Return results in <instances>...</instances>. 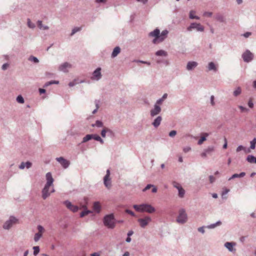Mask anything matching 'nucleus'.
Listing matches in <instances>:
<instances>
[{"instance_id": "nucleus-39", "label": "nucleus", "mask_w": 256, "mask_h": 256, "mask_svg": "<svg viewBox=\"0 0 256 256\" xmlns=\"http://www.w3.org/2000/svg\"><path fill=\"white\" fill-rule=\"evenodd\" d=\"M16 100L20 104L24 103V99L22 96L20 95L18 96L16 98Z\"/></svg>"}, {"instance_id": "nucleus-27", "label": "nucleus", "mask_w": 256, "mask_h": 256, "mask_svg": "<svg viewBox=\"0 0 256 256\" xmlns=\"http://www.w3.org/2000/svg\"><path fill=\"white\" fill-rule=\"evenodd\" d=\"M92 212V210H88V209H84V210L80 213V216L82 218Z\"/></svg>"}, {"instance_id": "nucleus-48", "label": "nucleus", "mask_w": 256, "mask_h": 256, "mask_svg": "<svg viewBox=\"0 0 256 256\" xmlns=\"http://www.w3.org/2000/svg\"><path fill=\"white\" fill-rule=\"evenodd\" d=\"M38 232H40L42 234V232L44 231V228L43 226H42L40 225H38Z\"/></svg>"}, {"instance_id": "nucleus-52", "label": "nucleus", "mask_w": 256, "mask_h": 256, "mask_svg": "<svg viewBox=\"0 0 256 256\" xmlns=\"http://www.w3.org/2000/svg\"><path fill=\"white\" fill-rule=\"evenodd\" d=\"M64 204H65V206L68 208H70L71 206H72V204H71L70 202H68V201H66L64 202Z\"/></svg>"}, {"instance_id": "nucleus-33", "label": "nucleus", "mask_w": 256, "mask_h": 256, "mask_svg": "<svg viewBox=\"0 0 256 256\" xmlns=\"http://www.w3.org/2000/svg\"><path fill=\"white\" fill-rule=\"evenodd\" d=\"M230 192V190L226 188H223L222 192V196L223 198H226V195Z\"/></svg>"}, {"instance_id": "nucleus-4", "label": "nucleus", "mask_w": 256, "mask_h": 256, "mask_svg": "<svg viewBox=\"0 0 256 256\" xmlns=\"http://www.w3.org/2000/svg\"><path fill=\"white\" fill-rule=\"evenodd\" d=\"M188 220V214L184 209H180L178 214L176 222L180 224L186 223Z\"/></svg>"}, {"instance_id": "nucleus-56", "label": "nucleus", "mask_w": 256, "mask_h": 256, "mask_svg": "<svg viewBox=\"0 0 256 256\" xmlns=\"http://www.w3.org/2000/svg\"><path fill=\"white\" fill-rule=\"evenodd\" d=\"M207 153L204 150V152L200 154V156L202 158H205L207 156Z\"/></svg>"}, {"instance_id": "nucleus-16", "label": "nucleus", "mask_w": 256, "mask_h": 256, "mask_svg": "<svg viewBox=\"0 0 256 256\" xmlns=\"http://www.w3.org/2000/svg\"><path fill=\"white\" fill-rule=\"evenodd\" d=\"M198 66V63L195 62H190L188 63L186 68L188 70H191Z\"/></svg>"}, {"instance_id": "nucleus-55", "label": "nucleus", "mask_w": 256, "mask_h": 256, "mask_svg": "<svg viewBox=\"0 0 256 256\" xmlns=\"http://www.w3.org/2000/svg\"><path fill=\"white\" fill-rule=\"evenodd\" d=\"M190 150H191V148L190 147L187 146V147L184 148L183 149V150L184 152H188L189 151H190Z\"/></svg>"}, {"instance_id": "nucleus-40", "label": "nucleus", "mask_w": 256, "mask_h": 256, "mask_svg": "<svg viewBox=\"0 0 256 256\" xmlns=\"http://www.w3.org/2000/svg\"><path fill=\"white\" fill-rule=\"evenodd\" d=\"M80 30H81V28L76 27L74 28H73V30H72L70 35L72 36L75 33H76V32H78V31H80Z\"/></svg>"}, {"instance_id": "nucleus-23", "label": "nucleus", "mask_w": 256, "mask_h": 256, "mask_svg": "<svg viewBox=\"0 0 256 256\" xmlns=\"http://www.w3.org/2000/svg\"><path fill=\"white\" fill-rule=\"evenodd\" d=\"M246 175L245 172H242L240 174H234L230 178H229L228 180H230L232 179L237 178H242L244 177Z\"/></svg>"}, {"instance_id": "nucleus-53", "label": "nucleus", "mask_w": 256, "mask_h": 256, "mask_svg": "<svg viewBox=\"0 0 256 256\" xmlns=\"http://www.w3.org/2000/svg\"><path fill=\"white\" fill-rule=\"evenodd\" d=\"M248 106L250 108H252L254 107V104L252 102V100L250 99L248 102Z\"/></svg>"}, {"instance_id": "nucleus-17", "label": "nucleus", "mask_w": 256, "mask_h": 256, "mask_svg": "<svg viewBox=\"0 0 256 256\" xmlns=\"http://www.w3.org/2000/svg\"><path fill=\"white\" fill-rule=\"evenodd\" d=\"M150 188H152V192L153 193H154V192H156V191H157V188L156 186H154V185L152 184H148L146 187L143 189L142 191L143 192H146V190L150 189Z\"/></svg>"}, {"instance_id": "nucleus-8", "label": "nucleus", "mask_w": 256, "mask_h": 256, "mask_svg": "<svg viewBox=\"0 0 256 256\" xmlns=\"http://www.w3.org/2000/svg\"><path fill=\"white\" fill-rule=\"evenodd\" d=\"M192 29H196L198 31L202 32L204 30V27L200 24L192 23L190 26L188 28V30L190 31Z\"/></svg>"}, {"instance_id": "nucleus-44", "label": "nucleus", "mask_w": 256, "mask_h": 256, "mask_svg": "<svg viewBox=\"0 0 256 256\" xmlns=\"http://www.w3.org/2000/svg\"><path fill=\"white\" fill-rule=\"evenodd\" d=\"M29 60H31V61H33L35 63H38V59L36 58L34 56H30L29 58Z\"/></svg>"}, {"instance_id": "nucleus-10", "label": "nucleus", "mask_w": 256, "mask_h": 256, "mask_svg": "<svg viewBox=\"0 0 256 256\" xmlns=\"http://www.w3.org/2000/svg\"><path fill=\"white\" fill-rule=\"evenodd\" d=\"M236 243L234 242H226L224 246L230 252H235L236 249L234 248L236 246Z\"/></svg>"}, {"instance_id": "nucleus-34", "label": "nucleus", "mask_w": 256, "mask_h": 256, "mask_svg": "<svg viewBox=\"0 0 256 256\" xmlns=\"http://www.w3.org/2000/svg\"><path fill=\"white\" fill-rule=\"evenodd\" d=\"M92 138H94V140H96L97 141L100 142V144H103L104 142V140L98 135L93 134Z\"/></svg>"}, {"instance_id": "nucleus-6", "label": "nucleus", "mask_w": 256, "mask_h": 256, "mask_svg": "<svg viewBox=\"0 0 256 256\" xmlns=\"http://www.w3.org/2000/svg\"><path fill=\"white\" fill-rule=\"evenodd\" d=\"M253 57V54L248 50H246L242 54L244 60L247 62L251 61Z\"/></svg>"}, {"instance_id": "nucleus-64", "label": "nucleus", "mask_w": 256, "mask_h": 256, "mask_svg": "<svg viewBox=\"0 0 256 256\" xmlns=\"http://www.w3.org/2000/svg\"><path fill=\"white\" fill-rule=\"evenodd\" d=\"M250 32H247L244 34V36L246 38H248L250 36Z\"/></svg>"}, {"instance_id": "nucleus-12", "label": "nucleus", "mask_w": 256, "mask_h": 256, "mask_svg": "<svg viewBox=\"0 0 256 256\" xmlns=\"http://www.w3.org/2000/svg\"><path fill=\"white\" fill-rule=\"evenodd\" d=\"M161 108L160 106L157 104H155L154 108L150 110V114L152 116H154L158 114Z\"/></svg>"}, {"instance_id": "nucleus-63", "label": "nucleus", "mask_w": 256, "mask_h": 256, "mask_svg": "<svg viewBox=\"0 0 256 256\" xmlns=\"http://www.w3.org/2000/svg\"><path fill=\"white\" fill-rule=\"evenodd\" d=\"M210 100H211V104L212 106H214V96H212L211 97H210Z\"/></svg>"}, {"instance_id": "nucleus-54", "label": "nucleus", "mask_w": 256, "mask_h": 256, "mask_svg": "<svg viewBox=\"0 0 256 256\" xmlns=\"http://www.w3.org/2000/svg\"><path fill=\"white\" fill-rule=\"evenodd\" d=\"M238 108L242 112H246L248 110L246 108L241 106H238Z\"/></svg>"}, {"instance_id": "nucleus-7", "label": "nucleus", "mask_w": 256, "mask_h": 256, "mask_svg": "<svg viewBox=\"0 0 256 256\" xmlns=\"http://www.w3.org/2000/svg\"><path fill=\"white\" fill-rule=\"evenodd\" d=\"M110 171L109 170H106V174L104 176V184L105 185V186L108 188H110L111 186V182H110Z\"/></svg>"}, {"instance_id": "nucleus-49", "label": "nucleus", "mask_w": 256, "mask_h": 256, "mask_svg": "<svg viewBox=\"0 0 256 256\" xmlns=\"http://www.w3.org/2000/svg\"><path fill=\"white\" fill-rule=\"evenodd\" d=\"M58 84V81H56V80H52V81H50V82H49L46 83L45 84V86H49L50 84Z\"/></svg>"}, {"instance_id": "nucleus-22", "label": "nucleus", "mask_w": 256, "mask_h": 256, "mask_svg": "<svg viewBox=\"0 0 256 256\" xmlns=\"http://www.w3.org/2000/svg\"><path fill=\"white\" fill-rule=\"evenodd\" d=\"M120 47H118V46L114 48V50L112 52V57L114 58V57L120 54Z\"/></svg>"}, {"instance_id": "nucleus-5", "label": "nucleus", "mask_w": 256, "mask_h": 256, "mask_svg": "<svg viewBox=\"0 0 256 256\" xmlns=\"http://www.w3.org/2000/svg\"><path fill=\"white\" fill-rule=\"evenodd\" d=\"M18 220L14 216H10L8 220H7L3 224L2 228L4 230H9L12 226L16 223Z\"/></svg>"}, {"instance_id": "nucleus-28", "label": "nucleus", "mask_w": 256, "mask_h": 256, "mask_svg": "<svg viewBox=\"0 0 256 256\" xmlns=\"http://www.w3.org/2000/svg\"><path fill=\"white\" fill-rule=\"evenodd\" d=\"M93 134H87L86 135L82 140V142H86L92 138Z\"/></svg>"}, {"instance_id": "nucleus-51", "label": "nucleus", "mask_w": 256, "mask_h": 256, "mask_svg": "<svg viewBox=\"0 0 256 256\" xmlns=\"http://www.w3.org/2000/svg\"><path fill=\"white\" fill-rule=\"evenodd\" d=\"M176 134V130H172L169 133V136L170 137L174 136Z\"/></svg>"}, {"instance_id": "nucleus-3", "label": "nucleus", "mask_w": 256, "mask_h": 256, "mask_svg": "<svg viewBox=\"0 0 256 256\" xmlns=\"http://www.w3.org/2000/svg\"><path fill=\"white\" fill-rule=\"evenodd\" d=\"M104 225L108 229H114L116 226L117 220L115 219L114 214H110L106 215L103 218Z\"/></svg>"}, {"instance_id": "nucleus-47", "label": "nucleus", "mask_w": 256, "mask_h": 256, "mask_svg": "<svg viewBox=\"0 0 256 256\" xmlns=\"http://www.w3.org/2000/svg\"><path fill=\"white\" fill-rule=\"evenodd\" d=\"M204 228H206L205 226H202L200 227V228H198V230L200 232H201L202 234H204L205 232V231H204Z\"/></svg>"}, {"instance_id": "nucleus-30", "label": "nucleus", "mask_w": 256, "mask_h": 256, "mask_svg": "<svg viewBox=\"0 0 256 256\" xmlns=\"http://www.w3.org/2000/svg\"><path fill=\"white\" fill-rule=\"evenodd\" d=\"M156 54L158 56H167V52L164 50H160L156 52Z\"/></svg>"}, {"instance_id": "nucleus-15", "label": "nucleus", "mask_w": 256, "mask_h": 256, "mask_svg": "<svg viewBox=\"0 0 256 256\" xmlns=\"http://www.w3.org/2000/svg\"><path fill=\"white\" fill-rule=\"evenodd\" d=\"M100 68H98L93 72V78L96 80H99L101 78Z\"/></svg>"}, {"instance_id": "nucleus-42", "label": "nucleus", "mask_w": 256, "mask_h": 256, "mask_svg": "<svg viewBox=\"0 0 256 256\" xmlns=\"http://www.w3.org/2000/svg\"><path fill=\"white\" fill-rule=\"evenodd\" d=\"M28 26L30 28H34L35 27V25L34 24L32 23L30 20V19H28Z\"/></svg>"}, {"instance_id": "nucleus-38", "label": "nucleus", "mask_w": 256, "mask_h": 256, "mask_svg": "<svg viewBox=\"0 0 256 256\" xmlns=\"http://www.w3.org/2000/svg\"><path fill=\"white\" fill-rule=\"evenodd\" d=\"M195 12L194 11H190V18L192 19H197V20H198L199 19V18L197 16H196L194 14H195Z\"/></svg>"}, {"instance_id": "nucleus-57", "label": "nucleus", "mask_w": 256, "mask_h": 256, "mask_svg": "<svg viewBox=\"0 0 256 256\" xmlns=\"http://www.w3.org/2000/svg\"><path fill=\"white\" fill-rule=\"evenodd\" d=\"M108 0H96V3H106Z\"/></svg>"}, {"instance_id": "nucleus-29", "label": "nucleus", "mask_w": 256, "mask_h": 256, "mask_svg": "<svg viewBox=\"0 0 256 256\" xmlns=\"http://www.w3.org/2000/svg\"><path fill=\"white\" fill-rule=\"evenodd\" d=\"M133 208H152L150 206L146 204H142L140 206L134 205Z\"/></svg>"}, {"instance_id": "nucleus-31", "label": "nucleus", "mask_w": 256, "mask_h": 256, "mask_svg": "<svg viewBox=\"0 0 256 256\" xmlns=\"http://www.w3.org/2000/svg\"><path fill=\"white\" fill-rule=\"evenodd\" d=\"M38 26L40 29H42V30H44L48 29V26H43V24H42V22L40 20H38Z\"/></svg>"}, {"instance_id": "nucleus-41", "label": "nucleus", "mask_w": 256, "mask_h": 256, "mask_svg": "<svg viewBox=\"0 0 256 256\" xmlns=\"http://www.w3.org/2000/svg\"><path fill=\"white\" fill-rule=\"evenodd\" d=\"M256 138H254L251 142H250V148L252 149H254L256 146Z\"/></svg>"}, {"instance_id": "nucleus-50", "label": "nucleus", "mask_w": 256, "mask_h": 256, "mask_svg": "<svg viewBox=\"0 0 256 256\" xmlns=\"http://www.w3.org/2000/svg\"><path fill=\"white\" fill-rule=\"evenodd\" d=\"M246 150V148L244 146H240L237 148L236 151V152H239L242 150Z\"/></svg>"}, {"instance_id": "nucleus-62", "label": "nucleus", "mask_w": 256, "mask_h": 256, "mask_svg": "<svg viewBox=\"0 0 256 256\" xmlns=\"http://www.w3.org/2000/svg\"><path fill=\"white\" fill-rule=\"evenodd\" d=\"M163 102V99L162 98H160V100H158L157 102H156V104H157L158 106V104H160L162 102Z\"/></svg>"}, {"instance_id": "nucleus-26", "label": "nucleus", "mask_w": 256, "mask_h": 256, "mask_svg": "<svg viewBox=\"0 0 256 256\" xmlns=\"http://www.w3.org/2000/svg\"><path fill=\"white\" fill-rule=\"evenodd\" d=\"M242 93V88L240 87H237L233 92V95L234 96H238Z\"/></svg>"}, {"instance_id": "nucleus-21", "label": "nucleus", "mask_w": 256, "mask_h": 256, "mask_svg": "<svg viewBox=\"0 0 256 256\" xmlns=\"http://www.w3.org/2000/svg\"><path fill=\"white\" fill-rule=\"evenodd\" d=\"M31 166H32V163L29 162H22L20 164L19 168L20 169H24L25 167L28 168Z\"/></svg>"}, {"instance_id": "nucleus-58", "label": "nucleus", "mask_w": 256, "mask_h": 256, "mask_svg": "<svg viewBox=\"0 0 256 256\" xmlns=\"http://www.w3.org/2000/svg\"><path fill=\"white\" fill-rule=\"evenodd\" d=\"M217 20H220V22H224V18L222 16H217Z\"/></svg>"}, {"instance_id": "nucleus-32", "label": "nucleus", "mask_w": 256, "mask_h": 256, "mask_svg": "<svg viewBox=\"0 0 256 256\" xmlns=\"http://www.w3.org/2000/svg\"><path fill=\"white\" fill-rule=\"evenodd\" d=\"M208 68L209 70H214V71L216 70V68L213 62H210L208 64Z\"/></svg>"}, {"instance_id": "nucleus-46", "label": "nucleus", "mask_w": 256, "mask_h": 256, "mask_svg": "<svg viewBox=\"0 0 256 256\" xmlns=\"http://www.w3.org/2000/svg\"><path fill=\"white\" fill-rule=\"evenodd\" d=\"M92 126H96L98 127H101L102 126V123L100 121L97 120V121H96V124L94 125H93Z\"/></svg>"}, {"instance_id": "nucleus-59", "label": "nucleus", "mask_w": 256, "mask_h": 256, "mask_svg": "<svg viewBox=\"0 0 256 256\" xmlns=\"http://www.w3.org/2000/svg\"><path fill=\"white\" fill-rule=\"evenodd\" d=\"M126 212L128 214H130L132 216H134V212L132 210H130V209H126Z\"/></svg>"}, {"instance_id": "nucleus-24", "label": "nucleus", "mask_w": 256, "mask_h": 256, "mask_svg": "<svg viewBox=\"0 0 256 256\" xmlns=\"http://www.w3.org/2000/svg\"><path fill=\"white\" fill-rule=\"evenodd\" d=\"M138 212H147L150 214L153 213L155 212L156 209H136Z\"/></svg>"}, {"instance_id": "nucleus-13", "label": "nucleus", "mask_w": 256, "mask_h": 256, "mask_svg": "<svg viewBox=\"0 0 256 256\" xmlns=\"http://www.w3.org/2000/svg\"><path fill=\"white\" fill-rule=\"evenodd\" d=\"M178 190V196L182 198L184 194V190L182 188V186L178 184H176L174 186Z\"/></svg>"}, {"instance_id": "nucleus-9", "label": "nucleus", "mask_w": 256, "mask_h": 256, "mask_svg": "<svg viewBox=\"0 0 256 256\" xmlns=\"http://www.w3.org/2000/svg\"><path fill=\"white\" fill-rule=\"evenodd\" d=\"M150 220L151 218L148 216H146L144 218H140L138 220V222H140V224L142 228H144Z\"/></svg>"}, {"instance_id": "nucleus-1", "label": "nucleus", "mask_w": 256, "mask_h": 256, "mask_svg": "<svg viewBox=\"0 0 256 256\" xmlns=\"http://www.w3.org/2000/svg\"><path fill=\"white\" fill-rule=\"evenodd\" d=\"M46 183L42 191V196L44 199L48 198L51 192H54V189L52 186L54 179L52 177V174L50 172H48L46 174Z\"/></svg>"}, {"instance_id": "nucleus-43", "label": "nucleus", "mask_w": 256, "mask_h": 256, "mask_svg": "<svg viewBox=\"0 0 256 256\" xmlns=\"http://www.w3.org/2000/svg\"><path fill=\"white\" fill-rule=\"evenodd\" d=\"M109 130L108 129L104 128L101 132V135L103 138L106 137V132Z\"/></svg>"}, {"instance_id": "nucleus-60", "label": "nucleus", "mask_w": 256, "mask_h": 256, "mask_svg": "<svg viewBox=\"0 0 256 256\" xmlns=\"http://www.w3.org/2000/svg\"><path fill=\"white\" fill-rule=\"evenodd\" d=\"M209 178H210V183L213 182L215 180V178L212 176H210Z\"/></svg>"}, {"instance_id": "nucleus-14", "label": "nucleus", "mask_w": 256, "mask_h": 256, "mask_svg": "<svg viewBox=\"0 0 256 256\" xmlns=\"http://www.w3.org/2000/svg\"><path fill=\"white\" fill-rule=\"evenodd\" d=\"M208 134L206 132L202 134L198 142V144L201 145L204 142L206 141V137H208Z\"/></svg>"}, {"instance_id": "nucleus-35", "label": "nucleus", "mask_w": 256, "mask_h": 256, "mask_svg": "<svg viewBox=\"0 0 256 256\" xmlns=\"http://www.w3.org/2000/svg\"><path fill=\"white\" fill-rule=\"evenodd\" d=\"M214 150V146H208L207 148L205 149V152L207 153L208 154H211Z\"/></svg>"}, {"instance_id": "nucleus-45", "label": "nucleus", "mask_w": 256, "mask_h": 256, "mask_svg": "<svg viewBox=\"0 0 256 256\" xmlns=\"http://www.w3.org/2000/svg\"><path fill=\"white\" fill-rule=\"evenodd\" d=\"M100 204L98 202H96L94 203L93 208H100Z\"/></svg>"}, {"instance_id": "nucleus-37", "label": "nucleus", "mask_w": 256, "mask_h": 256, "mask_svg": "<svg viewBox=\"0 0 256 256\" xmlns=\"http://www.w3.org/2000/svg\"><path fill=\"white\" fill-rule=\"evenodd\" d=\"M34 255L36 256L40 252V247L38 246H34L33 247Z\"/></svg>"}, {"instance_id": "nucleus-2", "label": "nucleus", "mask_w": 256, "mask_h": 256, "mask_svg": "<svg viewBox=\"0 0 256 256\" xmlns=\"http://www.w3.org/2000/svg\"><path fill=\"white\" fill-rule=\"evenodd\" d=\"M168 31L166 30H163L161 34L158 28L155 29L154 31L150 32L148 36L150 37L154 38L152 42L154 44L160 43L162 42L166 37Z\"/></svg>"}, {"instance_id": "nucleus-20", "label": "nucleus", "mask_w": 256, "mask_h": 256, "mask_svg": "<svg viewBox=\"0 0 256 256\" xmlns=\"http://www.w3.org/2000/svg\"><path fill=\"white\" fill-rule=\"evenodd\" d=\"M71 67V65L68 63V62H65L64 64H62L60 68H59V69L62 70V71H64V72H66V69L68 68H70Z\"/></svg>"}, {"instance_id": "nucleus-19", "label": "nucleus", "mask_w": 256, "mask_h": 256, "mask_svg": "<svg viewBox=\"0 0 256 256\" xmlns=\"http://www.w3.org/2000/svg\"><path fill=\"white\" fill-rule=\"evenodd\" d=\"M162 117L160 116H158V117H157L154 120V122H152V124L153 126L156 128L158 127V126H160V122H161V121H162Z\"/></svg>"}, {"instance_id": "nucleus-25", "label": "nucleus", "mask_w": 256, "mask_h": 256, "mask_svg": "<svg viewBox=\"0 0 256 256\" xmlns=\"http://www.w3.org/2000/svg\"><path fill=\"white\" fill-rule=\"evenodd\" d=\"M247 160L250 163L256 164V157L252 155H249L247 157Z\"/></svg>"}, {"instance_id": "nucleus-36", "label": "nucleus", "mask_w": 256, "mask_h": 256, "mask_svg": "<svg viewBox=\"0 0 256 256\" xmlns=\"http://www.w3.org/2000/svg\"><path fill=\"white\" fill-rule=\"evenodd\" d=\"M42 236V234L40 232H37L34 234V240L36 242L39 240L40 238Z\"/></svg>"}, {"instance_id": "nucleus-61", "label": "nucleus", "mask_w": 256, "mask_h": 256, "mask_svg": "<svg viewBox=\"0 0 256 256\" xmlns=\"http://www.w3.org/2000/svg\"><path fill=\"white\" fill-rule=\"evenodd\" d=\"M8 64H4L2 65V70H5L8 68Z\"/></svg>"}, {"instance_id": "nucleus-11", "label": "nucleus", "mask_w": 256, "mask_h": 256, "mask_svg": "<svg viewBox=\"0 0 256 256\" xmlns=\"http://www.w3.org/2000/svg\"><path fill=\"white\" fill-rule=\"evenodd\" d=\"M56 160L65 168H68L70 164V162L66 160L64 158L62 157L58 158H56Z\"/></svg>"}, {"instance_id": "nucleus-18", "label": "nucleus", "mask_w": 256, "mask_h": 256, "mask_svg": "<svg viewBox=\"0 0 256 256\" xmlns=\"http://www.w3.org/2000/svg\"><path fill=\"white\" fill-rule=\"evenodd\" d=\"M222 224V222L220 220L218 221L216 223L210 224V225H208L207 226H206V228H209V229H212L214 228L217 226H220Z\"/></svg>"}]
</instances>
